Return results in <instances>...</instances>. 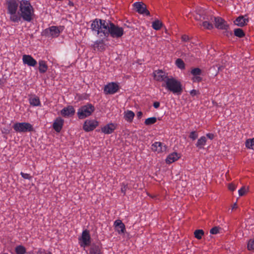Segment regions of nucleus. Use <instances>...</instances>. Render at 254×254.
Instances as JSON below:
<instances>
[{"mask_svg":"<svg viewBox=\"0 0 254 254\" xmlns=\"http://www.w3.org/2000/svg\"><path fill=\"white\" fill-rule=\"evenodd\" d=\"M246 192V189L245 187H243L239 190V194L240 196L244 195Z\"/></svg>","mask_w":254,"mask_h":254,"instance_id":"nucleus-42","label":"nucleus"},{"mask_svg":"<svg viewBox=\"0 0 254 254\" xmlns=\"http://www.w3.org/2000/svg\"><path fill=\"white\" fill-rule=\"evenodd\" d=\"M89 254H103L101 247L98 245H95L94 244H92L91 246V247L89 249Z\"/></svg>","mask_w":254,"mask_h":254,"instance_id":"nucleus-20","label":"nucleus"},{"mask_svg":"<svg viewBox=\"0 0 254 254\" xmlns=\"http://www.w3.org/2000/svg\"><path fill=\"white\" fill-rule=\"evenodd\" d=\"M48 66L46 64V62L43 60H40L39 61V67L38 69L41 73H45L47 69H48Z\"/></svg>","mask_w":254,"mask_h":254,"instance_id":"nucleus-23","label":"nucleus"},{"mask_svg":"<svg viewBox=\"0 0 254 254\" xmlns=\"http://www.w3.org/2000/svg\"><path fill=\"white\" fill-rule=\"evenodd\" d=\"M142 112L141 111H139L137 113L136 116L138 119H140L142 117Z\"/></svg>","mask_w":254,"mask_h":254,"instance_id":"nucleus-49","label":"nucleus"},{"mask_svg":"<svg viewBox=\"0 0 254 254\" xmlns=\"http://www.w3.org/2000/svg\"><path fill=\"white\" fill-rule=\"evenodd\" d=\"M94 110L95 108L91 104H87L78 109V117L80 119H84L90 116Z\"/></svg>","mask_w":254,"mask_h":254,"instance_id":"nucleus-5","label":"nucleus"},{"mask_svg":"<svg viewBox=\"0 0 254 254\" xmlns=\"http://www.w3.org/2000/svg\"><path fill=\"white\" fill-rule=\"evenodd\" d=\"M23 63L30 66H35L37 64V61L30 55H24L22 57Z\"/></svg>","mask_w":254,"mask_h":254,"instance_id":"nucleus-13","label":"nucleus"},{"mask_svg":"<svg viewBox=\"0 0 254 254\" xmlns=\"http://www.w3.org/2000/svg\"><path fill=\"white\" fill-rule=\"evenodd\" d=\"M151 149L153 151L160 153L165 151L166 147V146H164L163 147L162 144L160 142H155L152 145Z\"/></svg>","mask_w":254,"mask_h":254,"instance_id":"nucleus-17","label":"nucleus"},{"mask_svg":"<svg viewBox=\"0 0 254 254\" xmlns=\"http://www.w3.org/2000/svg\"><path fill=\"white\" fill-rule=\"evenodd\" d=\"M204 231L201 229L196 230L194 232V237L198 240H200L202 238V236L204 235Z\"/></svg>","mask_w":254,"mask_h":254,"instance_id":"nucleus-31","label":"nucleus"},{"mask_svg":"<svg viewBox=\"0 0 254 254\" xmlns=\"http://www.w3.org/2000/svg\"><path fill=\"white\" fill-rule=\"evenodd\" d=\"M154 78L159 81H164L166 82L167 79L169 77L168 76L167 74L162 70H156L154 72Z\"/></svg>","mask_w":254,"mask_h":254,"instance_id":"nucleus-12","label":"nucleus"},{"mask_svg":"<svg viewBox=\"0 0 254 254\" xmlns=\"http://www.w3.org/2000/svg\"><path fill=\"white\" fill-rule=\"evenodd\" d=\"M210 20L214 21L215 26L216 28L219 29L225 30V31L224 32V34L225 35H226L227 37H229V35H232V32L228 31V29L229 28V25L227 24V22L222 18L220 17L211 16L210 17Z\"/></svg>","mask_w":254,"mask_h":254,"instance_id":"nucleus-4","label":"nucleus"},{"mask_svg":"<svg viewBox=\"0 0 254 254\" xmlns=\"http://www.w3.org/2000/svg\"><path fill=\"white\" fill-rule=\"evenodd\" d=\"M247 248L249 251L254 250V238L249 241Z\"/></svg>","mask_w":254,"mask_h":254,"instance_id":"nucleus-35","label":"nucleus"},{"mask_svg":"<svg viewBox=\"0 0 254 254\" xmlns=\"http://www.w3.org/2000/svg\"><path fill=\"white\" fill-rule=\"evenodd\" d=\"M15 252L17 254H25L26 253V249L22 246H18L16 247Z\"/></svg>","mask_w":254,"mask_h":254,"instance_id":"nucleus-32","label":"nucleus"},{"mask_svg":"<svg viewBox=\"0 0 254 254\" xmlns=\"http://www.w3.org/2000/svg\"><path fill=\"white\" fill-rule=\"evenodd\" d=\"M176 64L177 66L180 69H184L185 64L184 61L181 59H178L176 61Z\"/></svg>","mask_w":254,"mask_h":254,"instance_id":"nucleus-33","label":"nucleus"},{"mask_svg":"<svg viewBox=\"0 0 254 254\" xmlns=\"http://www.w3.org/2000/svg\"><path fill=\"white\" fill-rule=\"evenodd\" d=\"M220 228L219 227H214L212 228H211L210 230V233L211 234H217L219 232V229Z\"/></svg>","mask_w":254,"mask_h":254,"instance_id":"nucleus-38","label":"nucleus"},{"mask_svg":"<svg viewBox=\"0 0 254 254\" xmlns=\"http://www.w3.org/2000/svg\"><path fill=\"white\" fill-rule=\"evenodd\" d=\"M94 47L98 50L104 51L105 50V44L103 40L96 41L94 43Z\"/></svg>","mask_w":254,"mask_h":254,"instance_id":"nucleus-25","label":"nucleus"},{"mask_svg":"<svg viewBox=\"0 0 254 254\" xmlns=\"http://www.w3.org/2000/svg\"><path fill=\"white\" fill-rule=\"evenodd\" d=\"M79 240L81 241L80 243L81 247H85L89 246L91 243V237L89 231L87 230H84L82 233V236Z\"/></svg>","mask_w":254,"mask_h":254,"instance_id":"nucleus-9","label":"nucleus"},{"mask_svg":"<svg viewBox=\"0 0 254 254\" xmlns=\"http://www.w3.org/2000/svg\"><path fill=\"white\" fill-rule=\"evenodd\" d=\"M29 103L33 106H39L41 105V102L39 97L33 96L29 98Z\"/></svg>","mask_w":254,"mask_h":254,"instance_id":"nucleus-24","label":"nucleus"},{"mask_svg":"<svg viewBox=\"0 0 254 254\" xmlns=\"http://www.w3.org/2000/svg\"><path fill=\"white\" fill-rule=\"evenodd\" d=\"M206 136L210 139H213L214 137V134L211 133H207Z\"/></svg>","mask_w":254,"mask_h":254,"instance_id":"nucleus-47","label":"nucleus"},{"mask_svg":"<svg viewBox=\"0 0 254 254\" xmlns=\"http://www.w3.org/2000/svg\"><path fill=\"white\" fill-rule=\"evenodd\" d=\"M93 31L97 32V34H102L101 36L108 37L110 35L112 38L118 39L122 37L124 31L122 27L114 24L110 20L96 18L91 24Z\"/></svg>","mask_w":254,"mask_h":254,"instance_id":"nucleus-2","label":"nucleus"},{"mask_svg":"<svg viewBox=\"0 0 254 254\" xmlns=\"http://www.w3.org/2000/svg\"><path fill=\"white\" fill-rule=\"evenodd\" d=\"M162 86L174 94L177 95H181L183 91L181 82L172 77L167 79L166 82L162 84Z\"/></svg>","mask_w":254,"mask_h":254,"instance_id":"nucleus-3","label":"nucleus"},{"mask_svg":"<svg viewBox=\"0 0 254 254\" xmlns=\"http://www.w3.org/2000/svg\"><path fill=\"white\" fill-rule=\"evenodd\" d=\"M249 20L246 18L244 16H240L237 17L234 21L235 24L240 27H243L247 25Z\"/></svg>","mask_w":254,"mask_h":254,"instance_id":"nucleus-18","label":"nucleus"},{"mask_svg":"<svg viewBox=\"0 0 254 254\" xmlns=\"http://www.w3.org/2000/svg\"><path fill=\"white\" fill-rule=\"evenodd\" d=\"M228 189L231 191H234L236 189L235 186L233 184H230L228 186Z\"/></svg>","mask_w":254,"mask_h":254,"instance_id":"nucleus-45","label":"nucleus"},{"mask_svg":"<svg viewBox=\"0 0 254 254\" xmlns=\"http://www.w3.org/2000/svg\"><path fill=\"white\" fill-rule=\"evenodd\" d=\"M189 137L192 140H194L198 137V134L195 131H191Z\"/></svg>","mask_w":254,"mask_h":254,"instance_id":"nucleus-37","label":"nucleus"},{"mask_svg":"<svg viewBox=\"0 0 254 254\" xmlns=\"http://www.w3.org/2000/svg\"><path fill=\"white\" fill-rule=\"evenodd\" d=\"M182 40L184 42L188 41L190 40V38L188 35H183L182 36Z\"/></svg>","mask_w":254,"mask_h":254,"instance_id":"nucleus-46","label":"nucleus"},{"mask_svg":"<svg viewBox=\"0 0 254 254\" xmlns=\"http://www.w3.org/2000/svg\"><path fill=\"white\" fill-rule=\"evenodd\" d=\"M133 6L138 13L150 16V12L147 9L146 4L142 2H136Z\"/></svg>","mask_w":254,"mask_h":254,"instance_id":"nucleus-7","label":"nucleus"},{"mask_svg":"<svg viewBox=\"0 0 254 254\" xmlns=\"http://www.w3.org/2000/svg\"><path fill=\"white\" fill-rule=\"evenodd\" d=\"M237 207H238V206H237V203H235L233 204V206H232V209H236V208H237Z\"/></svg>","mask_w":254,"mask_h":254,"instance_id":"nucleus-52","label":"nucleus"},{"mask_svg":"<svg viewBox=\"0 0 254 254\" xmlns=\"http://www.w3.org/2000/svg\"><path fill=\"white\" fill-rule=\"evenodd\" d=\"M234 33L235 36H236L239 38H242L245 36V32L241 28L235 29L234 30Z\"/></svg>","mask_w":254,"mask_h":254,"instance_id":"nucleus-27","label":"nucleus"},{"mask_svg":"<svg viewBox=\"0 0 254 254\" xmlns=\"http://www.w3.org/2000/svg\"><path fill=\"white\" fill-rule=\"evenodd\" d=\"M199 94H200V93H199V91L195 90V89H193V90H191L190 92V94L192 97H193L195 95H198Z\"/></svg>","mask_w":254,"mask_h":254,"instance_id":"nucleus-43","label":"nucleus"},{"mask_svg":"<svg viewBox=\"0 0 254 254\" xmlns=\"http://www.w3.org/2000/svg\"><path fill=\"white\" fill-rule=\"evenodd\" d=\"M162 25V23L159 20H156L152 22V26L154 29L158 30L160 29Z\"/></svg>","mask_w":254,"mask_h":254,"instance_id":"nucleus-28","label":"nucleus"},{"mask_svg":"<svg viewBox=\"0 0 254 254\" xmlns=\"http://www.w3.org/2000/svg\"><path fill=\"white\" fill-rule=\"evenodd\" d=\"M13 128L17 132H31L34 130L32 125L26 122L16 123L13 125Z\"/></svg>","mask_w":254,"mask_h":254,"instance_id":"nucleus-6","label":"nucleus"},{"mask_svg":"<svg viewBox=\"0 0 254 254\" xmlns=\"http://www.w3.org/2000/svg\"><path fill=\"white\" fill-rule=\"evenodd\" d=\"M45 254H51L50 253H46Z\"/></svg>","mask_w":254,"mask_h":254,"instance_id":"nucleus-53","label":"nucleus"},{"mask_svg":"<svg viewBox=\"0 0 254 254\" xmlns=\"http://www.w3.org/2000/svg\"><path fill=\"white\" fill-rule=\"evenodd\" d=\"M119 90L118 84L115 82H111L105 86L104 91L106 94H114Z\"/></svg>","mask_w":254,"mask_h":254,"instance_id":"nucleus-8","label":"nucleus"},{"mask_svg":"<svg viewBox=\"0 0 254 254\" xmlns=\"http://www.w3.org/2000/svg\"><path fill=\"white\" fill-rule=\"evenodd\" d=\"M202 78L200 76H199V75H197V76H194L192 79L193 82H201L202 81Z\"/></svg>","mask_w":254,"mask_h":254,"instance_id":"nucleus-44","label":"nucleus"},{"mask_svg":"<svg viewBox=\"0 0 254 254\" xmlns=\"http://www.w3.org/2000/svg\"><path fill=\"white\" fill-rule=\"evenodd\" d=\"M74 113L75 110L71 106H68L61 110V114L64 117L71 116L74 115Z\"/></svg>","mask_w":254,"mask_h":254,"instance_id":"nucleus-16","label":"nucleus"},{"mask_svg":"<svg viewBox=\"0 0 254 254\" xmlns=\"http://www.w3.org/2000/svg\"><path fill=\"white\" fill-rule=\"evenodd\" d=\"M116 129V127L113 124H109L101 128V130L105 134L112 133Z\"/></svg>","mask_w":254,"mask_h":254,"instance_id":"nucleus-19","label":"nucleus"},{"mask_svg":"<svg viewBox=\"0 0 254 254\" xmlns=\"http://www.w3.org/2000/svg\"><path fill=\"white\" fill-rule=\"evenodd\" d=\"M191 73L194 76L199 75L201 73V70L199 68H194L191 70Z\"/></svg>","mask_w":254,"mask_h":254,"instance_id":"nucleus-36","label":"nucleus"},{"mask_svg":"<svg viewBox=\"0 0 254 254\" xmlns=\"http://www.w3.org/2000/svg\"><path fill=\"white\" fill-rule=\"evenodd\" d=\"M64 123L63 119L60 117L57 118L53 124V127L56 132H60L63 128Z\"/></svg>","mask_w":254,"mask_h":254,"instance_id":"nucleus-15","label":"nucleus"},{"mask_svg":"<svg viewBox=\"0 0 254 254\" xmlns=\"http://www.w3.org/2000/svg\"><path fill=\"white\" fill-rule=\"evenodd\" d=\"M194 18L197 21H202L205 20V17L203 16L200 15V14L196 13L194 15Z\"/></svg>","mask_w":254,"mask_h":254,"instance_id":"nucleus-39","label":"nucleus"},{"mask_svg":"<svg viewBox=\"0 0 254 254\" xmlns=\"http://www.w3.org/2000/svg\"><path fill=\"white\" fill-rule=\"evenodd\" d=\"M135 115L134 113L131 111H127L125 112V119L128 122H131L134 118Z\"/></svg>","mask_w":254,"mask_h":254,"instance_id":"nucleus-26","label":"nucleus"},{"mask_svg":"<svg viewBox=\"0 0 254 254\" xmlns=\"http://www.w3.org/2000/svg\"><path fill=\"white\" fill-rule=\"evenodd\" d=\"M153 106L155 108L157 109L160 106V103L159 102H155L153 103Z\"/></svg>","mask_w":254,"mask_h":254,"instance_id":"nucleus-48","label":"nucleus"},{"mask_svg":"<svg viewBox=\"0 0 254 254\" xmlns=\"http://www.w3.org/2000/svg\"><path fill=\"white\" fill-rule=\"evenodd\" d=\"M44 32V34L47 36L57 37L60 35V31L58 27L52 26L49 28L46 29Z\"/></svg>","mask_w":254,"mask_h":254,"instance_id":"nucleus-10","label":"nucleus"},{"mask_svg":"<svg viewBox=\"0 0 254 254\" xmlns=\"http://www.w3.org/2000/svg\"><path fill=\"white\" fill-rule=\"evenodd\" d=\"M128 189L127 185H125V184H123L121 188V191L124 193V195H125L126 190Z\"/></svg>","mask_w":254,"mask_h":254,"instance_id":"nucleus-41","label":"nucleus"},{"mask_svg":"<svg viewBox=\"0 0 254 254\" xmlns=\"http://www.w3.org/2000/svg\"><path fill=\"white\" fill-rule=\"evenodd\" d=\"M5 83V79L3 78L0 79V85L3 86Z\"/></svg>","mask_w":254,"mask_h":254,"instance_id":"nucleus-50","label":"nucleus"},{"mask_svg":"<svg viewBox=\"0 0 254 254\" xmlns=\"http://www.w3.org/2000/svg\"><path fill=\"white\" fill-rule=\"evenodd\" d=\"M206 141L207 139L205 136H201L197 140V142L195 144L196 147L199 149H203L204 146L205 145Z\"/></svg>","mask_w":254,"mask_h":254,"instance_id":"nucleus-22","label":"nucleus"},{"mask_svg":"<svg viewBox=\"0 0 254 254\" xmlns=\"http://www.w3.org/2000/svg\"><path fill=\"white\" fill-rule=\"evenodd\" d=\"M20 175H21L22 177L24 179H27V180H30L32 178V177L31 176H30V174H27V173H24L22 172H21L20 173Z\"/></svg>","mask_w":254,"mask_h":254,"instance_id":"nucleus-40","label":"nucleus"},{"mask_svg":"<svg viewBox=\"0 0 254 254\" xmlns=\"http://www.w3.org/2000/svg\"><path fill=\"white\" fill-rule=\"evenodd\" d=\"M202 26L204 28L210 30L213 28L212 24L207 21H204L202 22Z\"/></svg>","mask_w":254,"mask_h":254,"instance_id":"nucleus-34","label":"nucleus"},{"mask_svg":"<svg viewBox=\"0 0 254 254\" xmlns=\"http://www.w3.org/2000/svg\"><path fill=\"white\" fill-rule=\"evenodd\" d=\"M179 158L180 156L177 153L173 152L168 156L166 159V162L167 164H171L177 161Z\"/></svg>","mask_w":254,"mask_h":254,"instance_id":"nucleus-21","label":"nucleus"},{"mask_svg":"<svg viewBox=\"0 0 254 254\" xmlns=\"http://www.w3.org/2000/svg\"><path fill=\"white\" fill-rule=\"evenodd\" d=\"M114 225L116 231L119 234H124L126 231L125 225L121 220L118 219L116 220L114 222Z\"/></svg>","mask_w":254,"mask_h":254,"instance_id":"nucleus-14","label":"nucleus"},{"mask_svg":"<svg viewBox=\"0 0 254 254\" xmlns=\"http://www.w3.org/2000/svg\"><path fill=\"white\" fill-rule=\"evenodd\" d=\"M98 126V122L96 120H86L83 125V129L89 132L94 129Z\"/></svg>","mask_w":254,"mask_h":254,"instance_id":"nucleus-11","label":"nucleus"},{"mask_svg":"<svg viewBox=\"0 0 254 254\" xmlns=\"http://www.w3.org/2000/svg\"><path fill=\"white\" fill-rule=\"evenodd\" d=\"M157 122L156 117L149 118L145 120L144 124L146 126H149L155 124Z\"/></svg>","mask_w":254,"mask_h":254,"instance_id":"nucleus-30","label":"nucleus"},{"mask_svg":"<svg viewBox=\"0 0 254 254\" xmlns=\"http://www.w3.org/2000/svg\"><path fill=\"white\" fill-rule=\"evenodd\" d=\"M246 146L248 148L254 150V137L252 139H248L246 140Z\"/></svg>","mask_w":254,"mask_h":254,"instance_id":"nucleus-29","label":"nucleus"},{"mask_svg":"<svg viewBox=\"0 0 254 254\" xmlns=\"http://www.w3.org/2000/svg\"><path fill=\"white\" fill-rule=\"evenodd\" d=\"M68 5L70 6H73L74 5V4L73 3V2L70 1V0H68Z\"/></svg>","mask_w":254,"mask_h":254,"instance_id":"nucleus-51","label":"nucleus"},{"mask_svg":"<svg viewBox=\"0 0 254 254\" xmlns=\"http://www.w3.org/2000/svg\"><path fill=\"white\" fill-rule=\"evenodd\" d=\"M7 13L9 15V20L18 23L21 18L30 22L35 16V10L30 1L27 0H6Z\"/></svg>","mask_w":254,"mask_h":254,"instance_id":"nucleus-1","label":"nucleus"}]
</instances>
